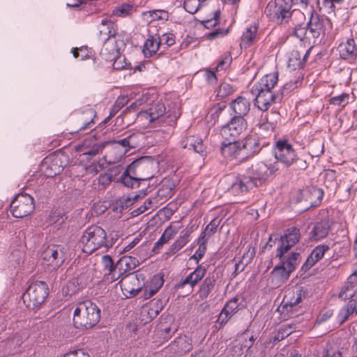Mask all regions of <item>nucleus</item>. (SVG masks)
<instances>
[{
  "label": "nucleus",
  "mask_w": 357,
  "mask_h": 357,
  "mask_svg": "<svg viewBox=\"0 0 357 357\" xmlns=\"http://www.w3.org/2000/svg\"><path fill=\"white\" fill-rule=\"evenodd\" d=\"M331 28L330 20L324 15H319L312 9L306 24L298 23L294 26L293 36L311 47Z\"/></svg>",
  "instance_id": "f257e3e1"
},
{
  "label": "nucleus",
  "mask_w": 357,
  "mask_h": 357,
  "mask_svg": "<svg viewBox=\"0 0 357 357\" xmlns=\"http://www.w3.org/2000/svg\"><path fill=\"white\" fill-rule=\"evenodd\" d=\"M99 40L104 43L100 55H107V59L114 58L119 50H123L126 46V39L122 34L116 33V24L111 20L102 19L98 26Z\"/></svg>",
  "instance_id": "f03ea898"
},
{
  "label": "nucleus",
  "mask_w": 357,
  "mask_h": 357,
  "mask_svg": "<svg viewBox=\"0 0 357 357\" xmlns=\"http://www.w3.org/2000/svg\"><path fill=\"white\" fill-rule=\"evenodd\" d=\"M100 319V309L90 300L77 304L73 312V324L79 331L93 328Z\"/></svg>",
  "instance_id": "7ed1b4c3"
},
{
  "label": "nucleus",
  "mask_w": 357,
  "mask_h": 357,
  "mask_svg": "<svg viewBox=\"0 0 357 357\" xmlns=\"http://www.w3.org/2000/svg\"><path fill=\"white\" fill-rule=\"evenodd\" d=\"M294 0H275L268 3L265 13L267 16L273 21L278 24H284L289 22L291 16H295L298 19L305 18L304 14L297 10L291 11L293 2ZM296 3L306 7L309 3V0H296Z\"/></svg>",
  "instance_id": "20e7f679"
},
{
  "label": "nucleus",
  "mask_w": 357,
  "mask_h": 357,
  "mask_svg": "<svg viewBox=\"0 0 357 357\" xmlns=\"http://www.w3.org/2000/svg\"><path fill=\"white\" fill-rule=\"evenodd\" d=\"M149 108L144 109L138 114V118L146 120L149 123L156 126H173L178 116L176 114H171L166 112L164 103L160 101H152L149 103Z\"/></svg>",
  "instance_id": "39448f33"
},
{
  "label": "nucleus",
  "mask_w": 357,
  "mask_h": 357,
  "mask_svg": "<svg viewBox=\"0 0 357 357\" xmlns=\"http://www.w3.org/2000/svg\"><path fill=\"white\" fill-rule=\"evenodd\" d=\"M106 231L99 226L91 225L83 232L80 244L82 250L86 254H91L95 250L106 247Z\"/></svg>",
  "instance_id": "423d86ee"
},
{
  "label": "nucleus",
  "mask_w": 357,
  "mask_h": 357,
  "mask_svg": "<svg viewBox=\"0 0 357 357\" xmlns=\"http://www.w3.org/2000/svg\"><path fill=\"white\" fill-rule=\"evenodd\" d=\"M49 294V289L46 282L36 281L31 283L22 298L28 308L35 309L43 303Z\"/></svg>",
  "instance_id": "0eeeda50"
},
{
  "label": "nucleus",
  "mask_w": 357,
  "mask_h": 357,
  "mask_svg": "<svg viewBox=\"0 0 357 357\" xmlns=\"http://www.w3.org/2000/svg\"><path fill=\"white\" fill-rule=\"evenodd\" d=\"M279 170L277 162H258L246 169L256 187L261 185Z\"/></svg>",
  "instance_id": "6e6552de"
},
{
  "label": "nucleus",
  "mask_w": 357,
  "mask_h": 357,
  "mask_svg": "<svg viewBox=\"0 0 357 357\" xmlns=\"http://www.w3.org/2000/svg\"><path fill=\"white\" fill-rule=\"evenodd\" d=\"M299 257V253L292 252L286 256H283L282 258H278L280 263L274 267L272 274L280 281L284 282L287 280L290 274L296 270L298 265Z\"/></svg>",
  "instance_id": "1a4fd4ad"
},
{
  "label": "nucleus",
  "mask_w": 357,
  "mask_h": 357,
  "mask_svg": "<svg viewBox=\"0 0 357 357\" xmlns=\"http://www.w3.org/2000/svg\"><path fill=\"white\" fill-rule=\"evenodd\" d=\"M145 277L143 273L137 272L129 273L121 278L119 284L123 294L126 298L136 296L144 286Z\"/></svg>",
  "instance_id": "9d476101"
},
{
  "label": "nucleus",
  "mask_w": 357,
  "mask_h": 357,
  "mask_svg": "<svg viewBox=\"0 0 357 357\" xmlns=\"http://www.w3.org/2000/svg\"><path fill=\"white\" fill-rule=\"evenodd\" d=\"M246 120L241 116H234L230 120L222 125L220 129V133L222 139L235 140L247 129Z\"/></svg>",
  "instance_id": "9b49d317"
},
{
  "label": "nucleus",
  "mask_w": 357,
  "mask_h": 357,
  "mask_svg": "<svg viewBox=\"0 0 357 357\" xmlns=\"http://www.w3.org/2000/svg\"><path fill=\"white\" fill-rule=\"evenodd\" d=\"M275 162L281 163L284 167H289L298 159L297 154L288 140H278L273 149Z\"/></svg>",
  "instance_id": "f8f14e48"
},
{
  "label": "nucleus",
  "mask_w": 357,
  "mask_h": 357,
  "mask_svg": "<svg viewBox=\"0 0 357 357\" xmlns=\"http://www.w3.org/2000/svg\"><path fill=\"white\" fill-rule=\"evenodd\" d=\"M33 198L26 193H19L10 204V211L13 217L22 218L34 210Z\"/></svg>",
  "instance_id": "ddd939ff"
},
{
  "label": "nucleus",
  "mask_w": 357,
  "mask_h": 357,
  "mask_svg": "<svg viewBox=\"0 0 357 357\" xmlns=\"http://www.w3.org/2000/svg\"><path fill=\"white\" fill-rule=\"evenodd\" d=\"M68 164L67 156L62 153H55L45 158L43 165L44 175L52 178L63 172Z\"/></svg>",
  "instance_id": "4468645a"
},
{
  "label": "nucleus",
  "mask_w": 357,
  "mask_h": 357,
  "mask_svg": "<svg viewBox=\"0 0 357 357\" xmlns=\"http://www.w3.org/2000/svg\"><path fill=\"white\" fill-rule=\"evenodd\" d=\"M42 259L43 265L57 269L65 261L63 248L57 245L48 246L43 252Z\"/></svg>",
  "instance_id": "2eb2a0df"
},
{
  "label": "nucleus",
  "mask_w": 357,
  "mask_h": 357,
  "mask_svg": "<svg viewBox=\"0 0 357 357\" xmlns=\"http://www.w3.org/2000/svg\"><path fill=\"white\" fill-rule=\"evenodd\" d=\"M109 142L105 141L96 143L93 139H86L82 144L75 146V151L89 162L92 157L101 152Z\"/></svg>",
  "instance_id": "dca6fc26"
},
{
  "label": "nucleus",
  "mask_w": 357,
  "mask_h": 357,
  "mask_svg": "<svg viewBox=\"0 0 357 357\" xmlns=\"http://www.w3.org/2000/svg\"><path fill=\"white\" fill-rule=\"evenodd\" d=\"M244 307L243 299L239 296L234 297L225 303L219 314L217 322L220 325L225 324L238 310Z\"/></svg>",
  "instance_id": "f3484780"
},
{
  "label": "nucleus",
  "mask_w": 357,
  "mask_h": 357,
  "mask_svg": "<svg viewBox=\"0 0 357 357\" xmlns=\"http://www.w3.org/2000/svg\"><path fill=\"white\" fill-rule=\"evenodd\" d=\"M136 90H132L130 91L129 96L130 98H128V94H121L120 96L118 97L116 100L115 101L116 108L117 109H121L125 105H126L130 99H135L134 102L131 103V105L129 106V108L133 109H138L139 107L146 102H149V94L147 93H140V91Z\"/></svg>",
  "instance_id": "a211bd4d"
},
{
  "label": "nucleus",
  "mask_w": 357,
  "mask_h": 357,
  "mask_svg": "<svg viewBox=\"0 0 357 357\" xmlns=\"http://www.w3.org/2000/svg\"><path fill=\"white\" fill-rule=\"evenodd\" d=\"M256 187L248 174L245 172L238 175L231 183L229 190L234 195H243Z\"/></svg>",
  "instance_id": "6ab92c4d"
},
{
  "label": "nucleus",
  "mask_w": 357,
  "mask_h": 357,
  "mask_svg": "<svg viewBox=\"0 0 357 357\" xmlns=\"http://www.w3.org/2000/svg\"><path fill=\"white\" fill-rule=\"evenodd\" d=\"M192 349V339L184 335L175 338L166 348L167 351L173 355H182Z\"/></svg>",
  "instance_id": "aec40b11"
},
{
  "label": "nucleus",
  "mask_w": 357,
  "mask_h": 357,
  "mask_svg": "<svg viewBox=\"0 0 357 357\" xmlns=\"http://www.w3.org/2000/svg\"><path fill=\"white\" fill-rule=\"evenodd\" d=\"M222 155L229 160L238 159L242 160L243 154L241 151V141L223 139L221 145Z\"/></svg>",
  "instance_id": "412c9836"
},
{
  "label": "nucleus",
  "mask_w": 357,
  "mask_h": 357,
  "mask_svg": "<svg viewBox=\"0 0 357 357\" xmlns=\"http://www.w3.org/2000/svg\"><path fill=\"white\" fill-rule=\"evenodd\" d=\"M305 295V292L301 287L288 289L283 299V308L287 312L292 311L301 303Z\"/></svg>",
  "instance_id": "4be33fe9"
},
{
  "label": "nucleus",
  "mask_w": 357,
  "mask_h": 357,
  "mask_svg": "<svg viewBox=\"0 0 357 357\" xmlns=\"http://www.w3.org/2000/svg\"><path fill=\"white\" fill-rule=\"evenodd\" d=\"M241 144L243 158L255 155L261 149L259 139L255 135H247L241 141Z\"/></svg>",
  "instance_id": "5701e85b"
},
{
  "label": "nucleus",
  "mask_w": 357,
  "mask_h": 357,
  "mask_svg": "<svg viewBox=\"0 0 357 357\" xmlns=\"http://www.w3.org/2000/svg\"><path fill=\"white\" fill-rule=\"evenodd\" d=\"M27 339V334L24 331L16 333L12 337L2 342L0 347L5 349V353H15L21 344Z\"/></svg>",
  "instance_id": "b1692460"
},
{
  "label": "nucleus",
  "mask_w": 357,
  "mask_h": 357,
  "mask_svg": "<svg viewBox=\"0 0 357 357\" xmlns=\"http://www.w3.org/2000/svg\"><path fill=\"white\" fill-rule=\"evenodd\" d=\"M255 97V105L261 111H266L275 102L276 96L273 92L252 91Z\"/></svg>",
  "instance_id": "393cba45"
},
{
  "label": "nucleus",
  "mask_w": 357,
  "mask_h": 357,
  "mask_svg": "<svg viewBox=\"0 0 357 357\" xmlns=\"http://www.w3.org/2000/svg\"><path fill=\"white\" fill-rule=\"evenodd\" d=\"M278 77L277 73L267 74L253 86L252 91L273 92L272 89L278 82Z\"/></svg>",
  "instance_id": "a878e982"
},
{
  "label": "nucleus",
  "mask_w": 357,
  "mask_h": 357,
  "mask_svg": "<svg viewBox=\"0 0 357 357\" xmlns=\"http://www.w3.org/2000/svg\"><path fill=\"white\" fill-rule=\"evenodd\" d=\"M96 116V112L91 107L86 108L82 112H79L77 116V120L81 123V126L75 132L86 129L91 130L95 124L94 119Z\"/></svg>",
  "instance_id": "bb28decb"
},
{
  "label": "nucleus",
  "mask_w": 357,
  "mask_h": 357,
  "mask_svg": "<svg viewBox=\"0 0 357 357\" xmlns=\"http://www.w3.org/2000/svg\"><path fill=\"white\" fill-rule=\"evenodd\" d=\"M312 46L304 53L298 50H293L289 55L288 66L291 70L303 68L311 51Z\"/></svg>",
  "instance_id": "cd10ccee"
},
{
  "label": "nucleus",
  "mask_w": 357,
  "mask_h": 357,
  "mask_svg": "<svg viewBox=\"0 0 357 357\" xmlns=\"http://www.w3.org/2000/svg\"><path fill=\"white\" fill-rule=\"evenodd\" d=\"M206 273V268L202 265H198L197 267L190 273L184 280L181 281L178 287H183L189 284L193 288L199 281H201Z\"/></svg>",
  "instance_id": "c85d7f7f"
},
{
  "label": "nucleus",
  "mask_w": 357,
  "mask_h": 357,
  "mask_svg": "<svg viewBox=\"0 0 357 357\" xmlns=\"http://www.w3.org/2000/svg\"><path fill=\"white\" fill-rule=\"evenodd\" d=\"M163 283V277L159 274L153 275L149 281L144 282L143 289L145 298L153 296L162 287Z\"/></svg>",
  "instance_id": "c756f323"
},
{
  "label": "nucleus",
  "mask_w": 357,
  "mask_h": 357,
  "mask_svg": "<svg viewBox=\"0 0 357 357\" xmlns=\"http://www.w3.org/2000/svg\"><path fill=\"white\" fill-rule=\"evenodd\" d=\"M139 163L138 161H135L132 162L126 169V171L123 173V174L120 177L121 182L127 187L135 188L138 187L139 185L140 181H145L150 179L151 176L143 178H138L130 175V173L132 170L137 166Z\"/></svg>",
  "instance_id": "7c9ffc66"
},
{
  "label": "nucleus",
  "mask_w": 357,
  "mask_h": 357,
  "mask_svg": "<svg viewBox=\"0 0 357 357\" xmlns=\"http://www.w3.org/2000/svg\"><path fill=\"white\" fill-rule=\"evenodd\" d=\"M139 265V261L134 257L123 256L116 263V268H118V278L124 273L130 271Z\"/></svg>",
  "instance_id": "2f4dec72"
},
{
  "label": "nucleus",
  "mask_w": 357,
  "mask_h": 357,
  "mask_svg": "<svg viewBox=\"0 0 357 357\" xmlns=\"http://www.w3.org/2000/svg\"><path fill=\"white\" fill-rule=\"evenodd\" d=\"M229 107L234 113H235V116H241L244 118L250 111V103L247 98L238 96L231 101Z\"/></svg>",
  "instance_id": "473e14b6"
},
{
  "label": "nucleus",
  "mask_w": 357,
  "mask_h": 357,
  "mask_svg": "<svg viewBox=\"0 0 357 357\" xmlns=\"http://www.w3.org/2000/svg\"><path fill=\"white\" fill-rule=\"evenodd\" d=\"M329 249V246L325 244H321L316 246L307 258L303 266L306 268H310L317 261L323 258L326 252Z\"/></svg>",
  "instance_id": "72a5a7b5"
},
{
  "label": "nucleus",
  "mask_w": 357,
  "mask_h": 357,
  "mask_svg": "<svg viewBox=\"0 0 357 357\" xmlns=\"http://www.w3.org/2000/svg\"><path fill=\"white\" fill-rule=\"evenodd\" d=\"M331 229V224L327 220H322L317 222L310 231V238L319 241L327 236Z\"/></svg>",
  "instance_id": "f704fd0d"
},
{
  "label": "nucleus",
  "mask_w": 357,
  "mask_h": 357,
  "mask_svg": "<svg viewBox=\"0 0 357 357\" xmlns=\"http://www.w3.org/2000/svg\"><path fill=\"white\" fill-rule=\"evenodd\" d=\"M258 27L256 24H250L243 31L240 46L241 48H247L257 40Z\"/></svg>",
  "instance_id": "c9c22d12"
},
{
  "label": "nucleus",
  "mask_w": 357,
  "mask_h": 357,
  "mask_svg": "<svg viewBox=\"0 0 357 357\" xmlns=\"http://www.w3.org/2000/svg\"><path fill=\"white\" fill-rule=\"evenodd\" d=\"M160 47V38L158 35L149 36L146 39L142 52L145 57H151L155 54Z\"/></svg>",
  "instance_id": "e433bc0d"
},
{
  "label": "nucleus",
  "mask_w": 357,
  "mask_h": 357,
  "mask_svg": "<svg viewBox=\"0 0 357 357\" xmlns=\"http://www.w3.org/2000/svg\"><path fill=\"white\" fill-rule=\"evenodd\" d=\"M215 285V279L213 276L206 277L200 284L197 291V296L200 301H204L208 298Z\"/></svg>",
  "instance_id": "4c0bfd02"
},
{
  "label": "nucleus",
  "mask_w": 357,
  "mask_h": 357,
  "mask_svg": "<svg viewBox=\"0 0 357 357\" xmlns=\"http://www.w3.org/2000/svg\"><path fill=\"white\" fill-rule=\"evenodd\" d=\"M340 57L344 59H352L356 55V44L354 38L347 40L338 47Z\"/></svg>",
  "instance_id": "58836bf2"
},
{
  "label": "nucleus",
  "mask_w": 357,
  "mask_h": 357,
  "mask_svg": "<svg viewBox=\"0 0 357 357\" xmlns=\"http://www.w3.org/2000/svg\"><path fill=\"white\" fill-rule=\"evenodd\" d=\"M354 297L340 310L338 314L340 323L344 322L351 315L357 314V295Z\"/></svg>",
  "instance_id": "ea45409f"
},
{
  "label": "nucleus",
  "mask_w": 357,
  "mask_h": 357,
  "mask_svg": "<svg viewBox=\"0 0 357 357\" xmlns=\"http://www.w3.org/2000/svg\"><path fill=\"white\" fill-rule=\"evenodd\" d=\"M183 149H192L195 152L202 153L204 151L203 141L195 136H189L181 142Z\"/></svg>",
  "instance_id": "a19ab883"
},
{
  "label": "nucleus",
  "mask_w": 357,
  "mask_h": 357,
  "mask_svg": "<svg viewBox=\"0 0 357 357\" xmlns=\"http://www.w3.org/2000/svg\"><path fill=\"white\" fill-rule=\"evenodd\" d=\"M190 231L188 229H183L179 234V236L174 241L171 245V251L176 252L182 249L190 240Z\"/></svg>",
  "instance_id": "79ce46f5"
},
{
  "label": "nucleus",
  "mask_w": 357,
  "mask_h": 357,
  "mask_svg": "<svg viewBox=\"0 0 357 357\" xmlns=\"http://www.w3.org/2000/svg\"><path fill=\"white\" fill-rule=\"evenodd\" d=\"M175 185L172 179L163 181L161 187L158 189L157 195L161 199L170 198L174 194Z\"/></svg>",
  "instance_id": "37998d69"
},
{
  "label": "nucleus",
  "mask_w": 357,
  "mask_h": 357,
  "mask_svg": "<svg viewBox=\"0 0 357 357\" xmlns=\"http://www.w3.org/2000/svg\"><path fill=\"white\" fill-rule=\"evenodd\" d=\"M102 261L105 270L108 272L112 280L114 281L118 279V268H116V264L114 265L113 260L109 255H104L102 257Z\"/></svg>",
  "instance_id": "c03bdc74"
},
{
  "label": "nucleus",
  "mask_w": 357,
  "mask_h": 357,
  "mask_svg": "<svg viewBox=\"0 0 357 357\" xmlns=\"http://www.w3.org/2000/svg\"><path fill=\"white\" fill-rule=\"evenodd\" d=\"M356 285L357 282L351 283L349 277L339 294V297L344 300L353 298L356 293Z\"/></svg>",
  "instance_id": "a18cd8bd"
},
{
  "label": "nucleus",
  "mask_w": 357,
  "mask_h": 357,
  "mask_svg": "<svg viewBox=\"0 0 357 357\" xmlns=\"http://www.w3.org/2000/svg\"><path fill=\"white\" fill-rule=\"evenodd\" d=\"M281 237L287 240L292 246H294L300 240V230L295 227H290L285 231L284 234Z\"/></svg>",
  "instance_id": "49530a36"
},
{
  "label": "nucleus",
  "mask_w": 357,
  "mask_h": 357,
  "mask_svg": "<svg viewBox=\"0 0 357 357\" xmlns=\"http://www.w3.org/2000/svg\"><path fill=\"white\" fill-rule=\"evenodd\" d=\"M296 329V326L293 324H283L278 331L273 337V342H280L291 335Z\"/></svg>",
  "instance_id": "de8ad7c7"
},
{
  "label": "nucleus",
  "mask_w": 357,
  "mask_h": 357,
  "mask_svg": "<svg viewBox=\"0 0 357 357\" xmlns=\"http://www.w3.org/2000/svg\"><path fill=\"white\" fill-rule=\"evenodd\" d=\"M350 96L349 93H342L340 95L331 97L329 103L332 105L345 107L349 103Z\"/></svg>",
  "instance_id": "09e8293b"
},
{
  "label": "nucleus",
  "mask_w": 357,
  "mask_h": 357,
  "mask_svg": "<svg viewBox=\"0 0 357 357\" xmlns=\"http://www.w3.org/2000/svg\"><path fill=\"white\" fill-rule=\"evenodd\" d=\"M135 138V135H130L122 139L113 141L112 142L121 145L125 149V152H128L131 149H135L136 147V143L134 140Z\"/></svg>",
  "instance_id": "8fccbe9b"
},
{
  "label": "nucleus",
  "mask_w": 357,
  "mask_h": 357,
  "mask_svg": "<svg viewBox=\"0 0 357 357\" xmlns=\"http://www.w3.org/2000/svg\"><path fill=\"white\" fill-rule=\"evenodd\" d=\"M199 248L195 251V254L192 256L191 259L195 260L196 263L198 264L200 259L204 257L206 247V242L204 241V235L199 236L198 238Z\"/></svg>",
  "instance_id": "3c124183"
},
{
  "label": "nucleus",
  "mask_w": 357,
  "mask_h": 357,
  "mask_svg": "<svg viewBox=\"0 0 357 357\" xmlns=\"http://www.w3.org/2000/svg\"><path fill=\"white\" fill-rule=\"evenodd\" d=\"M132 10V6L129 3H123L117 6L112 10V15L116 17H126L128 15Z\"/></svg>",
  "instance_id": "603ef678"
},
{
  "label": "nucleus",
  "mask_w": 357,
  "mask_h": 357,
  "mask_svg": "<svg viewBox=\"0 0 357 357\" xmlns=\"http://www.w3.org/2000/svg\"><path fill=\"white\" fill-rule=\"evenodd\" d=\"M121 50H119L117 55H114V58L107 59V55H101L102 57L106 61H113V67L116 70L123 69L126 66L125 58L120 55V52Z\"/></svg>",
  "instance_id": "864d4df0"
},
{
  "label": "nucleus",
  "mask_w": 357,
  "mask_h": 357,
  "mask_svg": "<svg viewBox=\"0 0 357 357\" xmlns=\"http://www.w3.org/2000/svg\"><path fill=\"white\" fill-rule=\"evenodd\" d=\"M291 247L293 246L289 244L287 240H284L283 238L280 237L278 241L275 257L277 258H282Z\"/></svg>",
  "instance_id": "5fc2aeb1"
},
{
  "label": "nucleus",
  "mask_w": 357,
  "mask_h": 357,
  "mask_svg": "<svg viewBox=\"0 0 357 357\" xmlns=\"http://www.w3.org/2000/svg\"><path fill=\"white\" fill-rule=\"evenodd\" d=\"M241 348L248 350L254 344L255 338L253 335H249L247 332H244L238 338Z\"/></svg>",
  "instance_id": "6e6d98bb"
},
{
  "label": "nucleus",
  "mask_w": 357,
  "mask_h": 357,
  "mask_svg": "<svg viewBox=\"0 0 357 357\" xmlns=\"http://www.w3.org/2000/svg\"><path fill=\"white\" fill-rule=\"evenodd\" d=\"M233 92V86L228 83L224 82L222 83L218 89L217 96L219 98L222 99L231 95Z\"/></svg>",
  "instance_id": "4d7b16f0"
},
{
  "label": "nucleus",
  "mask_w": 357,
  "mask_h": 357,
  "mask_svg": "<svg viewBox=\"0 0 357 357\" xmlns=\"http://www.w3.org/2000/svg\"><path fill=\"white\" fill-rule=\"evenodd\" d=\"M182 225L180 222H171L165 229L164 233L167 238L171 240L181 229Z\"/></svg>",
  "instance_id": "13d9d810"
},
{
  "label": "nucleus",
  "mask_w": 357,
  "mask_h": 357,
  "mask_svg": "<svg viewBox=\"0 0 357 357\" xmlns=\"http://www.w3.org/2000/svg\"><path fill=\"white\" fill-rule=\"evenodd\" d=\"M229 33V29L218 28L213 31L205 34V38L209 40H213L218 38H222Z\"/></svg>",
  "instance_id": "bf43d9fd"
},
{
  "label": "nucleus",
  "mask_w": 357,
  "mask_h": 357,
  "mask_svg": "<svg viewBox=\"0 0 357 357\" xmlns=\"http://www.w3.org/2000/svg\"><path fill=\"white\" fill-rule=\"evenodd\" d=\"M257 125L259 129L264 131L265 134L267 135L271 134L274 129L273 124L267 121L266 116H261Z\"/></svg>",
  "instance_id": "052dcab7"
},
{
  "label": "nucleus",
  "mask_w": 357,
  "mask_h": 357,
  "mask_svg": "<svg viewBox=\"0 0 357 357\" xmlns=\"http://www.w3.org/2000/svg\"><path fill=\"white\" fill-rule=\"evenodd\" d=\"M219 224H220V221L218 220V219H217V218L213 219L206 225V227L205 228V231L201 234L200 236H203V235H204V236L206 235L210 236V235L214 234L216 231L217 228L219 226Z\"/></svg>",
  "instance_id": "680f3d73"
},
{
  "label": "nucleus",
  "mask_w": 357,
  "mask_h": 357,
  "mask_svg": "<svg viewBox=\"0 0 357 357\" xmlns=\"http://www.w3.org/2000/svg\"><path fill=\"white\" fill-rule=\"evenodd\" d=\"M149 13L153 20H167L169 17L168 12L165 10H150Z\"/></svg>",
  "instance_id": "e2e57ef3"
},
{
  "label": "nucleus",
  "mask_w": 357,
  "mask_h": 357,
  "mask_svg": "<svg viewBox=\"0 0 357 357\" xmlns=\"http://www.w3.org/2000/svg\"><path fill=\"white\" fill-rule=\"evenodd\" d=\"M231 62V57L229 54L225 55L224 58L220 61L217 66L214 68L216 71L225 70Z\"/></svg>",
  "instance_id": "0e129e2a"
},
{
  "label": "nucleus",
  "mask_w": 357,
  "mask_h": 357,
  "mask_svg": "<svg viewBox=\"0 0 357 357\" xmlns=\"http://www.w3.org/2000/svg\"><path fill=\"white\" fill-rule=\"evenodd\" d=\"M159 38L160 45L165 44L167 47H170L175 43V38L172 33H164L161 36H159Z\"/></svg>",
  "instance_id": "69168bd1"
},
{
  "label": "nucleus",
  "mask_w": 357,
  "mask_h": 357,
  "mask_svg": "<svg viewBox=\"0 0 357 357\" xmlns=\"http://www.w3.org/2000/svg\"><path fill=\"white\" fill-rule=\"evenodd\" d=\"M204 71V77L206 82L209 84H215L217 82V77L215 74L217 71L214 68L213 70L206 69Z\"/></svg>",
  "instance_id": "338daca9"
},
{
  "label": "nucleus",
  "mask_w": 357,
  "mask_h": 357,
  "mask_svg": "<svg viewBox=\"0 0 357 357\" xmlns=\"http://www.w3.org/2000/svg\"><path fill=\"white\" fill-rule=\"evenodd\" d=\"M63 357H90V356L87 352H85L82 349H77L70 351L66 353Z\"/></svg>",
  "instance_id": "774afa93"
}]
</instances>
